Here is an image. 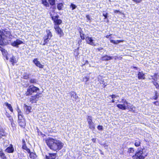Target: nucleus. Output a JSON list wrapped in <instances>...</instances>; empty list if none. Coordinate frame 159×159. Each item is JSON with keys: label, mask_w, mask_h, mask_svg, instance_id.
<instances>
[{"label": "nucleus", "mask_w": 159, "mask_h": 159, "mask_svg": "<svg viewBox=\"0 0 159 159\" xmlns=\"http://www.w3.org/2000/svg\"><path fill=\"white\" fill-rule=\"evenodd\" d=\"M109 96L111 97L112 99H115V98H117V97H118V95H110Z\"/></svg>", "instance_id": "nucleus-37"}, {"label": "nucleus", "mask_w": 159, "mask_h": 159, "mask_svg": "<svg viewBox=\"0 0 159 159\" xmlns=\"http://www.w3.org/2000/svg\"><path fill=\"white\" fill-rule=\"evenodd\" d=\"M85 40L87 43L91 45L95 46V43L93 42L94 40L92 38L87 36Z\"/></svg>", "instance_id": "nucleus-11"}, {"label": "nucleus", "mask_w": 159, "mask_h": 159, "mask_svg": "<svg viewBox=\"0 0 159 159\" xmlns=\"http://www.w3.org/2000/svg\"><path fill=\"white\" fill-rule=\"evenodd\" d=\"M89 77H85L83 78L84 81L86 83L89 80Z\"/></svg>", "instance_id": "nucleus-36"}, {"label": "nucleus", "mask_w": 159, "mask_h": 159, "mask_svg": "<svg viewBox=\"0 0 159 159\" xmlns=\"http://www.w3.org/2000/svg\"><path fill=\"white\" fill-rule=\"evenodd\" d=\"M49 4L52 6H53L55 4V0H48Z\"/></svg>", "instance_id": "nucleus-31"}, {"label": "nucleus", "mask_w": 159, "mask_h": 159, "mask_svg": "<svg viewBox=\"0 0 159 159\" xmlns=\"http://www.w3.org/2000/svg\"><path fill=\"white\" fill-rule=\"evenodd\" d=\"M151 75H148V78L149 79H152V78L151 77Z\"/></svg>", "instance_id": "nucleus-56"}, {"label": "nucleus", "mask_w": 159, "mask_h": 159, "mask_svg": "<svg viewBox=\"0 0 159 159\" xmlns=\"http://www.w3.org/2000/svg\"><path fill=\"white\" fill-rule=\"evenodd\" d=\"M2 32V33L1 36L3 37L2 38H3L4 39L2 41V44H3L4 43L6 42V40L7 41L8 39L11 38L12 35L10 30H8L6 29L3 30Z\"/></svg>", "instance_id": "nucleus-3"}, {"label": "nucleus", "mask_w": 159, "mask_h": 159, "mask_svg": "<svg viewBox=\"0 0 159 159\" xmlns=\"http://www.w3.org/2000/svg\"><path fill=\"white\" fill-rule=\"evenodd\" d=\"M92 140V141L93 142H95L96 141V139H93Z\"/></svg>", "instance_id": "nucleus-54"}, {"label": "nucleus", "mask_w": 159, "mask_h": 159, "mask_svg": "<svg viewBox=\"0 0 159 159\" xmlns=\"http://www.w3.org/2000/svg\"><path fill=\"white\" fill-rule=\"evenodd\" d=\"M22 148L25 150L26 152L28 153H30V150L28 148L26 145L25 142L24 140H22Z\"/></svg>", "instance_id": "nucleus-16"}, {"label": "nucleus", "mask_w": 159, "mask_h": 159, "mask_svg": "<svg viewBox=\"0 0 159 159\" xmlns=\"http://www.w3.org/2000/svg\"><path fill=\"white\" fill-rule=\"evenodd\" d=\"M151 77L154 80L157 81L159 78V75L155 73L153 75L151 76Z\"/></svg>", "instance_id": "nucleus-23"}, {"label": "nucleus", "mask_w": 159, "mask_h": 159, "mask_svg": "<svg viewBox=\"0 0 159 159\" xmlns=\"http://www.w3.org/2000/svg\"><path fill=\"white\" fill-rule=\"evenodd\" d=\"M112 57L108 56V55H106L102 57V59L103 61H108L112 59Z\"/></svg>", "instance_id": "nucleus-20"}, {"label": "nucleus", "mask_w": 159, "mask_h": 159, "mask_svg": "<svg viewBox=\"0 0 159 159\" xmlns=\"http://www.w3.org/2000/svg\"><path fill=\"white\" fill-rule=\"evenodd\" d=\"M46 32L48 34L47 37L46 38V37L45 38H44V43L43 44V45H45L46 43L48 42V39H50L52 36V33L49 30H48Z\"/></svg>", "instance_id": "nucleus-10"}, {"label": "nucleus", "mask_w": 159, "mask_h": 159, "mask_svg": "<svg viewBox=\"0 0 159 159\" xmlns=\"http://www.w3.org/2000/svg\"><path fill=\"white\" fill-rule=\"evenodd\" d=\"M114 13H118L120 12L119 11L117 10H114Z\"/></svg>", "instance_id": "nucleus-51"}, {"label": "nucleus", "mask_w": 159, "mask_h": 159, "mask_svg": "<svg viewBox=\"0 0 159 159\" xmlns=\"http://www.w3.org/2000/svg\"><path fill=\"white\" fill-rule=\"evenodd\" d=\"M140 142L139 140H136L135 141L134 145L136 147H138L140 145Z\"/></svg>", "instance_id": "nucleus-30"}, {"label": "nucleus", "mask_w": 159, "mask_h": 159, "mask_svg": "<svg viewBox=\"0 0 159 159\" xmlns=\"http://www.w3.org/2000/svg\"><path fill=\"white\" fill-rule=\"evenodd\" d=\"M9 120H10L11 121L13 120V119L11 116V118H9Z\"/></svg>", "instance_id": "nucleus-53"}, {"label": "nucleus", "mask_w": 159, "mask_h": 159, "mask_svg": "<svg viewBox=\"0 0 159 159\" xmlns=\"http://www.w3.org/2000/svg\"><path fill=\"white\" fill-rule=\"evenodd\" d=\"M26 112L27 114H29L31 110V107L30 106H26Z\"/></svg>", "instance_id": "nucleus-29"}, {"label": "nucleus", "mask_w": 159, "mask_h": 159, "mask_svg": "<svg viewBox=\"0 0 159 159\" xmlns=\"http://www.w3.org/2000/svg\"><path fill=\"white\" fill-rule=\"evenodd\" d=\"M86 18H87L88 20H90V17L89 15H87L86 16Z\"/></svg>", "instance_id": "nucleus-46"}, {"label": "nucleus", "mask_w": 159, "mask_h": 159, "mask_svg": "<svg viewBox=\"0 0 159 159\" xmlns=\"http://www.w3.org/2000/svg\"><path fill=\"white\" fill-rule=\"evenodd\" d=\"M148 153L144 148H141L137 152L135 155L132 156L134 159H144L147 156Z\"/></svg>", "instance_id": "nucleus-2"}, {"label": "nucleus", "mask_w": 159, "mask_h": 159, "mask_svg": "<svg viewBox=\"0 0 159 159\" xmlns=\"http://www.w3.org/2000/svg\"><path fill=\"white\" fill-rule=\"evenodd\" d=\"M39 89L33 85L30 86L27 89V91L25 93L26 96L31 95L34 92H36L37 91L39 90Z\"/></svg>", "instance_id": "nucleus-4"}, {"label": "nucleus", "mask_w": 159, "mask_h": 159, "mask_svg": "<svg viewBox=\"0 0 159 159\" xmlns=\"http://www.w3.org/2000/svg\"><path fill=\"white\" fill-rule=\"evenodd\" d=\"M18 123L19 125L23 127H25L26 124L25 119H22L21 120H18Z\"/></svg>", "instance_id": "nucleus-21"}, {"label": "nucleus", "mask_w": 159, "mask_h": 159, "mask_svg": "<svg viewBox=\"0 0 159 159\" xmlns=\"http://www.w3.org/2000/svg\"><path fill=\"white\" fill-rule=\"evenodd\" d=\"M10 61L12 62V63L13 64H14V63H15V62L14 61V60L13 58V57H12L10 59Z\"/></svg>", "instance_id": "nucleus-40"}, {"label": "nucleus", "mask_w": 159, "mask_h": 159, "mask_svg": "<svg viewBox=\"0 0 159 159\" xmlns=\"http://www.w3.org/2000/svg\"><path fill=\"white\" fill-rule=\"evenodd\" d=\"M42 3L46 7L49 6V4L47 1V0H41Z\"/></svg>", "instance_id": "nucleus-24"}, {"label": "nucleus", "mask_w": 159, "mask_h": 159, "mask_svg": "<svg viewBox=\"0 0 159 159\" xmlns=\"http://www.w3.org/2000/svg\"><path fill=\"white\" fill-rule=\"evenodd\" d=\"M98 129L99 130H101L102 129V126L101 125H98Z\"/></svg>", "instance_id": "nucleus-43"}, {"label": "nucleus", "mask_w": 159, "mask_h": 159, "mask_svg": "<svg viewBox=\"0 0 159 159\" xmlns=\"http://www.w3.org/2000/svg\"><path fill=\"white\" fill-rule=\"evenodd\" d=\"M52 19L54 21V25L58 26L62 22V21L61 20L58 19L57 16H53L52 17Z\"/></svg>", "instance_id": "nucleus-9"}, {"label": "nucleus", "mask_w": 159, "mask_h": 159, "mask_svg": "<svg viewBox=\"0 0 159 159\" xmlns=\"http://www.w3.org/2000/svg\"><path fill=\"white\" fill-rule=\"evenodd\" d=\"M133 1L136 2V3H139L141 2L142 0H132Z\"/></svg>", "instance_id": "nucleus-42"}, {"label": "nucleus", "mask_w": 159, "mask_h": 159, "mask_svg": "<svg viewBox=\"0 0 159 159\" xmlns=\"http://www.w3.org/2000/svg\"><path fill=\"white\" fill-rule=\"evenodd\" d=\"M7 133L5 132L4 129L1 126H0V138L2 136H6Z\"/></svg>", "instance_id": "nucleus-15"}, {"label": "nucleus", "mask_w": 159, "mask_h": 159, "mask_svg": "<svg viewBox=\"0 0 159 159\" xmlns=\"http://www.w3.org/2000/svg\"><path fill=\"white\" fill-rule=\"evenodd\" d=\"M30 82L31 83H35L37 82V80L35 79H31L30 80Z\"/></svg>", "instance_id": "nucleus-34"}, {"label": "nucleus", "mask_w": 159, "mask_h": 159, "mask_svg": "<svg viewBox=\"0 0 159 159\" xmlns=\"http://www.w3.org/2000/svg\"><path fill=\"white\" fill-rule=\"evenodd\" d=\"M87 121L89 126L91 129H93L94 128V125L92 120V118L91 116H89L87 118Z\"/></svg>", "instance_id": "nucleus-6"}, {"label": "nucleus", "mask_w": 159, "mask_h": 159, "mask_svg": "<svg viewBox=\"0 0 159 159\" xmlns=\"http://www.w3.org/2000/svg\"><path fill=\"white\" fill-rule=\"evenodd\" d=\"M157 92H156V93H155L156 96L154 97L153 98L155 100H157L158 98V96L157 95Z\"/></svg>", "instance_id": "nucleus-41"}, {"label": "nucleus", "mask_w": 159, "mask_h": 159, "mask_svg": "<svg viewBox=\"0 0 159 159\" xmlns=\"http://www.w3.org/2000/svg\"><path fill=\"white\" fill-rule=\"evenodd\" d=\"M5 104L7 107L8 109H9L10 111L11 112L13 111V109L11 104H8L7 102H6Z\"/></svg>", "instance_id": "nucleus-25"}, {"label": "nucleus", "mask_w": 159, "mask_h": 159, "mask_svg": "<svg viewBox=\"0 0 159 159\" xmlns=\"http://www.w3.org/2000/svg\"><path fill=\"white\" fill-rule=\"evenodd\" d=\"M41 94H36L34 96H31L30 99V102L32 103H35L41 97Z\"/></svg>", "instance_id": "nucleus-7"}, {"label": "nucleus", "mask_w": 159, "mask_h": 159, "mask_svg": "<svg viewBox=\"0 0 159 159\" xmlns=\"http://www.w3.org/2000/svg\"><path fill=\"white\" fill-rule=\"evenodd\" d=\"M14 151V148L11 144L10 146L8 147L6 149L5 151L8 153H12Z\"/></svg>", "instance_id": "nucleus-17"}, {"label": "nucleus", "mask_w": 159, "mask_h": 159, "mask_svg": "<svg viewBox=\"0 0 159 159\" xmlns=\"http://www.w3.org/2000/svg\"><path fill=\"white\" fill-rule=\"evenodd\" d=\"M125 0L127 2L128 0Z\"/></svg>", "instance_id": "nucleus-59"}, {"label": "nucleus", "mask_w": 159, "mask_h": 159, "mask_svg": "<svg viewBox=\"0 0 159 159\" xmlns=\"http://www.w3.org/2000/svg\"><path fill=\"white\" fill-rule=\"evenodd\" d=\"M110 42L111 43L116 44V40H113V39L110 40Z\"/></svg>", "instance_id": "nucleus-47"}, {"label": "nucleus", "mask_w": 159, "mask_h": 159, "mask_svg": "<svg viewBox=\"0 0 159 159\" xmlns=\"http://www.w3.org/2000/svg\"><path fill=\"white\" fill-rule=\"evenodd\" d=\"M35 65L40 68H43V65L41 64L39 61H38L37 58H35L33 61Z\"/></svg>", "instance_id": "nucleus-12"}, {"label": "nucleus", "mask_w": 159, "mask_h": 159, "mask_svg": "<svg viewBox=\"0 0 159 159\" xmlns=\"http://www.w3.org/2000/svg\"><path fill=\"white\" fill-rule=\"evenodd\" d=\"M134 68H137V67H134Z\"/></svg>", "instance_id": "nucleus-58"}, {"label": "nucleus", "mask_w": 159, "mask_h": 159, "mask_svg": "<svg viewBox=\"0 0 159 159\" xmlns=\"http://www.w3.org/2000/svg\"><path fill=\"white\" fill-rule=\"evenodd\" d=\"M5 143H8V140H6L5 141V142L4 143V145H5V146H6V145H5Z\"/></svg>", "instance_id": "nucleus-52"}, {"label": "nucleus", "mask_w": 159, "mask_h": 159, "mask_svg": "<svg viewBox=\"0 0 159 159\" xmlns=\"http://www.w3.org/2000/svg\"><path fill=\"white\" fill-rule=\"evenodd\" d=\"M109 36H110V35H107L106 36V37H107V38H108Z\"/></svg>", "instance_id": "nucleus-57"}, {"label": "nucleus", "mask_w": 159, "mask_h": 159, "mask_svg": "<svg viewBox=\"0 0 159 159\" xmlns=\"http://www.w3.org/2000/svg\"><path fill=\"white\" fill-rule=\"evenodd\" d=\"M103 16L105 17V19H106L107 17V13H106L104 14V13L103 14Z\"/></svg>", "instance_id": "nucleus-45"}, {"label": "nucleus", "mask_w": 159, "mask_h": 159, "mask_svg": "<svg viewBox=\"0 0 159 159\" xmlns=\"http://www.w3.org/2000/svg\"><path fill=\"white\" fill-rule=\"evenodd\" d=\"M0 158L2 159H6L5 154L1 151H0Z\"/></svg>", "instance_id": "nucleus-28"}, {"label": "nucleus", "mask_w": 159, "mask_h": 159, "mask_svg": "<svg viewBox=\"0 0 159 159\" xmlns=\"http://www.w3.org/2000/svg\"><path fill=\"white\" fill-rule=\"evenodd\" d=\"M115 100L114 99H112V100L111 101L112 102L114 103L115 102Z\"/></svg>", "instance_id": "nucleus-55"}, {"label": "nucleus", "mask_w": 159, "mask_h": 159, "mask_svg": "<svg viewBox=\"0 0 159 159\" xmlns=\"http://www.w3.org/2000/svg\"><path fill=\"white\" fill-rule=\"evenodd\" d=\"M54 28L56 33L59 35L60 37H61L63 35V33L62 30L58 26L54 25Z\"/></svg>", "instance_id": "nucleus-8"}, {"label": "nucleus", "mask_w": 159, "mask_h": 159, "mask_svg": "<svg viewBox=\"0 0 159 159\" xmlns=\"http://www.w3.org/2000/svg\"><path fill=\"white\" fill-rule=\"evenodd\" d=\"M63 7V5L62 3H59L57 5V8L59 10H61Z\"/></svg>", "instance_id": "nucleus-27"}, {"label": "nucleus", "mask_w": 159, "mask_h": 159, "mask_svg": "<svg viewBox=\"0 0 159 159\" xmlns=\"http://www.w3.org/2000/svg\"><path fill=\"white\" fill-rule=\"evenodd\" d=\"M56 153H49L48 155H46L45 159H55Z\"/></svg>", "instance_id": "nucleus-13"}, {"label": "nucleus", "mask_w": 159, "mask_h": 159, "mask_svg": "<svg viewBox=\"0 0 159 159\" xmlns=\"http://www.w3.org/2000/svg\"><path fill=\"white\" fill-rule=\"evenodd\" d=\"M154 103L156 105H159V102L158 101H156L155 102H154Z\"/></svg>", "instance_id": "nucleus-49"}, {"label": "nucleus", "mask_w": 159, "mask_h": 159, "mask_svg": "<svg viewBox=\"0 0 159 159\" xmlns=\"http://www.w3.org/2000/svg\"><path fill=\"white\" fill-rule=\"evenodd\" d=\"M18 120H21L22 119H25L24 118V116L22 112L19 109H18Z\"/></svg>", "instance_id": "nucleus-18"}, {"label": "nucleus", "mask_w": 159, "mask_h": 159, "mask_svg": "<svg viewBox=\"0 0 159 159\" xmlns=\"http://www.w3.org/2000/svg\"><path fill=\"white\" fill-rule=\"evenodd\" d=\"M120 102H121L123 104H118L117 105V107L120 109L124 110L126 109V107H128V104L129 103L125 99H122L121 101Z\"/></svg>", "instance_id": "nucleus-5"}, {"label": "nucleus", "mask_w": 159, "mask_h": 159, "mask_svg": "<svg viewBox=\"0 0 159 159\" xmlns=\"http://www.w3.org/2000/svg\"><path fill=\"white\" fill-rule=\"evenodd\" d=\"M45 142L50 149L56 152L61 150L64 146V143L61 141L52 138L46 139Z\"/></svg>", "instance_id": "nucleus-1"}, {"label": "nucleus", "mask_w": 159, "mask_h": 159, "mask_svg": "<svg viewBox=\"0 0 159 159\" xmlns=\"http://www.w3.org/2000/svg\"><path fill=\"white\" fill-rule=\"evenodd\" d=\"M70 7H71L72 8V10H73L76 8L77 6L75 4L71 3L70 5Z\"/></svg>", "instance_id": "nucleus-38"}, {"label": "nucleus", "mask_w": 159, "mask_h": 159, "mask_svg": "<svg viewBox=\"0 0 159 159\" xmlns=\"http://www.w3.org/2000/svg\"><path fill=\"white\" fill-rule=\"evenodd\" d=\"M134 151V150L133 148H130L128 149V152L129 153H133Z\"/></svg>", "instance_id": "nucleus-35"}, {"label": "nucleus", "mask_w": 159, "mask_h": 159, "mask_svg": "<svg viewBox=\"0 0 159 159\" xmlns=\"http://www.w3.org/2000/svg\"><path fill=\"white\" fill-rule=\"evenodd\" d=\"M138 78L139 79H145L144 74L142 72H139L138 74Z\"/></svg>", "instance_id": "nucleus-22"}, {"label": "nucleus", "mask_w": 159, "mask_h": 159, "mask_svg": "<svg viewBox=\"0 0 159 159\" xmlns=\"http://www.w3.org/2000/svg\"><path fill=\"white\" fill-rule=\"evenodd\" d=\"M122 42V41H121V40H116V44H117L118 43H120L121 42Z\"/></svg>", "instance_id": "nucleus-48"}, {"label": "nucleus", "mask_w": 159, "mask_h": 159, "mask_svg": "<svg viewBox=\"0 0 159 159\" xmlns=\"http://www.w3.org/2000/svg\"><path fill=\"white\" fill-rule=\"evenodd\" d=\"M29 153L30 154V157L31 158L34 159L37 157L36 154L33 152H30V153Z\"/></svg>", "instance_id": "nucleus-26"}, {"label": "nucleus", "mask_w": 159, "mask_h": 159, "mask_svg": "<svg viewBox=\"0 0 159 159\" xmlns=\"http://www.w3.org/2000/svg\"><path fill=\"white\" fill-rule=\"evenodd\" d=\"M152 82L153 83L154 85L155 86L156 88L159 89V84L158 83L156 82H154V81H152Z\"/></svg>", "instance_id": "nucleus-33"}, {"label": "nucleus", "mask_w": 159, "mask_h": 159, "mask_svg": "<svg viewBox=\"0 0 159 159\" xmlns=\"http://www.w3.org/2000/svg\"><path fill=\"white\" fill-rule=\"evenodd\" d=\"M80 37L81 38V39H82L83 40H84V39L85 38L84 36V34H82L81 32H80Z\"/></svg>", "instance_id": "nucleus-39"}, {"label": "nucleus", "mask_w": 159, "mask_h": 159, "mask_svg": "<svg viewBox=\"0 0 159 159\" xmlns=\"http://www.w3.org/2000/svg\"><path fill=\"white\" fill-rule=\"evenodd\" d=\"M2 31H1L0 30V44H2V41L3 40V38H2Z\"/></svg>", "instance_id": "nucleus-32"}, {"label": "nucleus", "mask_w": 159, "mask_h": 159, "mask_svg": "<svg viewBox=\"0 0 159 159\" xmlns=\"http://www.w3.org/2000/svg\"><path fill=\"white\" fill-rule=\"evenodd\" d=\"M6 115L8 117V118H11V116L7 112H6Z\"/></svg>", "instance_id": "nucleus-44"}, {"label": "nucleus", "mask_w": 159, "mask_h": 159, "mask_svg": "<svg viewBox=\"0 0 159 159\" xmlns=\"http://www.w3.org/2000/svg\"><path fill=\"white\" fill-rule=\"evenodd\" d=\"M70 95L71 98H73L75 99V101H79L78 96L74 92H70Z\"/></svg>", "instance_id": "nucleus-19"}, {"label": "nucleus", "mask_w": 159, "mask_h": 159, "mask_svg": "<svg viewBox=\"0 0 159 159\" xmlns=\"http://www.w3.org/2000/svg\"><path fill=\"white\" fill-rule=\"evenodd\" d=\"M23 43L22 41L19 39H16L13 43H11V45L13 46H17L18 45L21 44Z\"/></svg>", "instance_id": "nucleus-14"}, {"label": "nucleus", "mask_w": 159, "mask_h": 159, "mask_svg": "<svg viewBox=\"0 0 159 159\" xmlns=\"http://www.w3.org/2000/svg\"><path fill=\"white\" fill-rule=\"evenodd\" d=\"M82 42V40L81 39L79 40L78 42V44L79 45H80Z\"/></svg>", "instance_id": "nucleus-50"}]
</instances>
